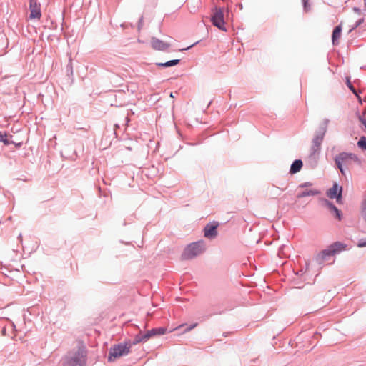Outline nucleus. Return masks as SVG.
I'll return each instance as SVG.
<instances>
[{
	"label": "nucleus",
	"instance_id": "7c9ffc66",
	"mask_svg": "<svg viewBox=\"0 0 366 366\" xmlns=\"http://www.w3.org/2000/svg\"><path fill=\"white\" fill-rule=\"evenodd\" d=\"M358 119L360 120V122L365 126V127H366V119L363 117V116H361V115H358Z\"/></svg>",
	"mask_w": 366,
	"mask_h": 366
},
{
	"label": "nucleus",
	"instance_id": "58836bf2",
	"mask_svg": "<svg viewBox=\"0 0 366 366\" xmlns=\"http://www.w3.org/2000/svg\"><path fill=\"white\" fill-rule=\"evenodd\" d=\"M356 97H357L359 102H360V104H362V99H361V97L359 96V94H357V96H356Z\"/></svg>",
	"mask_w": 366,
	"mask_h": 366
},
{
	"label": "nucleus",
	"instance_id": "72a5a7b5",
	"mask_svg": "<svg viewBox=\"0 0 366 366\" xmlns=\"http://www.w3.org/2000/svg\"><path fill=\"white\" fill-rule=\"evenodd\" d=\"M352 10H353L354 12H355V13H357L358 14H360V13H361V10H360V9L359 7L354 6L352 8Z\"/></svg>",
	"mask_w": 366,
	"mask_h": 366
},
{
	"label": "nucleus",
	"instance_id": "a19ab883",
	"mask_svg": "<svg viewBox=\"0 0 366 366\" xmlns=\"http://www.w3.org/2000/svg\"><path fill=\"white\" fill-rule=\"evenodd\" d=\"M364 5H365V9L366 10V0H364Z\"/></svg>",
	"mask_w": 366,
	"mask_h": 366
},
{
	"label": "nucleus",
	"instance_id": "dca6fc26",
	"mask_svg": "<svg viewBox=\"0 0 366 366\" xmlns=\"http://www.w3.org/2000/svg\"><path fill=\"white\" fill-rule=\"evenodd\" d=\"M318 160H319V155L310 154L306 160V165L310 169H313L317 166Z\"/></svg>",
	"mask_w": 366,
	"mask_h": 366
},
{
	"label": "nucleus",
	"instance_id": "f03ea898",
	"mask_svg": "<svg viewBox=\"0 0 366 366\" xmlns=\"http://www.w3.org/2000/svg\"><path fill=\"white\" fill-rule=\"evenodd\" d=\"M347 249V245L343 242L337 241L329 245L326 249L321 251L316 257L318 264H323L330 257L338 254Z\"/></svg>",
	"mask_w": 366,
	"mask_h": 366
},
{
	"label": "nucleus",
	"instance_id": "f257e3e1",
	"mask_svg": "<svg viewBox=\"0 0 366 366\" xmlns=\"http://www.w3.org/2000/svg\"><path fill=\"white\" fill-rule=\"evenodd\" d=\"M87 362V350L85 347H79L76 351L65 356L63 366H86Z\"/></svg>",
	"mask_w": 366,
	"mask_h": 366
},
{
	"label": "nucleus",
	"instance_id": "5701e85b",
	"mask_svg": "<svg viewBox=\"0 0 366 366\" xmlns=\"http://www.w3.org/2000/svg\"><path fill=\"white\" fill-rule=\"evenodd\" d=\"M357 147L362 150H366V137L362 136L357 142Z\"/></svg>",
	"mask_w": 366,
	"mask_h": 366
},
{
	"label": "nucleus",
	"instance_id": "79ce46f5",
	"mask_svg": "<svg viewBox=\"0 0 366 366\" xmlns=\"http://www.w3.org/2000/svg\"><path fill=\"white\" fill-rule=\"evenodd\" d=\"M5 332H6V328H4V330H3V334H5Z\"/></svg>",
	"mask_w": 366,
	"mask_h": 366
},
{
	"label": "nucleus",
	"instance_id": "c756f323",
	"mask_svg": "<svg viewBox=\"0 0 366 366\" xmlns=\"http://www.w3.org/2000/svg\"><path fill=\"white\" fill-rule=\"evenodd\" d=\"M143 20H144V17H143V16H141V17L139 18V19L138 21V25H137V28H138L139 31L141 30V29L142 27Z\"/></svg>",
	"mask_w": 366,
	"mask_h": 366
},
{
	"label": "nucleus",
	"instance_id": "37998d69",
	"mask_svg": "<svg viewBox=\"0 0 366 366\" xmlns=\"http://www.w3.org/2000/svg\"><path fill=\"white\" fill-rule=\"evenodd\" d=\"M114 127H119V125L117 124H114Z\"/></svg>",
	"mask_w": 366,
	"mask_h": 366
},
{
	"label": "nucleus",
	"instance_id": "393cba45",
	"mask_svg": "<svg viewBox=\"0 0 366 366\" xmlns=\"http://www.w3.org/2000/svg\"><path fill=\"white\" fill-rule=\"evenodd\" d=\"M347 87L350 89V90L355 95V96H357V93L358 92L357 91V89L354 87V86L352 85V84L351 83V81L347 79Z\"/></svg>",
	"mask_w": 366,
	"mask_h": 366
},
{
	"label": "nucleus",
	"instance_id": "6e6552de",
	"mask_svg": "<svg viewBox=\"0 0 366 366\" xmlns=\"http://www.w3.org/2000/svg\"><path fill=\"white\" fill-rule=\"evenodd\" d=\"M322 205L327 207L331 215L337 220L341 221L343 217L342 212L332 202L327 199H322Z\"/></svg>",
	"mask_w": 366,
	"mask_h": 366
},
{
	"label": "nucleus",
	"instance_id": "f3484780",
	"mask_svg": "<svg viewBox=\"0 0 366 366\" xmlns=\"http://www.w3.org/2000/svg\"><path fill=\"white\" fill-rule=\"evenodd\" d=\"M303 166V162L301 159H295L293 161L290 166V174H295L299 172Z\"/></svg>",
	"mask_w": 366,
	"mask_h": 366
},
{
	"label": "nucleus",
	"instance_id": "bb28decb",
	"mask_svg": "<svg viewBox=\"0 0 366 366\" xmlns=\"http://www.w3.org/2000/svg\"><path fill=\"white\" fill-rule=\"evenodd\" d=\"M338 163H340V162ZM336 167L338 168V169L340 170L341 174L344 177H346V172H345V168L343 165L340 164H335Z\"/></svg>",
	"mask_w": 366,
	"mask_h": 366
},
{
	"label": "nucleus",
	"instance_id": "7ed1b4c3",
	"mask_svg": "<svg viewBox=\"0 0 366 366\" xmlns=\"http://www.w3.org/2000/svg\"><path fill=\"white\" fill-rule=\"evenodd\" d=\"M205 243L203 240L192 242L184 249L181 259L183 261L192 259L204 252Z\"/></svg>",
	"mask_w": 366,
	"mask_h": 366
},
{
	"label": "nucleus",
	"instance_id": "0eeeda50",
	"mask_svg": "<svg viewBox=\"0 0 366 366\" xmlns=\"http://www.w3.org/2000/svg\"><path fill=\"white\" fill-rule=\"evenodd\" d=\"M330 122L328 119H325L320 124L318 130L315 132V136L312 139V143L321 145L324 139V137L327 132V126Z\"/></svg>",
	"mask_w": 366,
	"mask_h": 366
},
{
	"label": "nucleus",
	"instance_id": "1a4fd4ad",
	"mask_svg": "<svg viewBox=\"0 0 366 366\" xmlns=\"http://www.w3.org/2000/svg\"><path fill=\"white\" fill-rule=\"evenodd\" d=\"M219 224L218 222L213 221L205 225L203 229L204 237L209 239H213L218 235L217 229Z\"/></svg>",
	"mask_w": 366,
	"mask_h": 366
},
{
	"label": "nucleus",
	"instance_id": "4be33fe9",
	"mask_svg": "<svg viewBox=\"0 0 366 366\" xmlns=\"http://www.w3.org/2000/svg\"><path fill=\"white\" fill-rule=\"evenodd\" d=\"M320 150H321V145L312 143V147L310 148V154L320 155Z\"/></svg>",
	"mask_w": 366,
	"mask_h": 366
},
{
	"label": "nucleus",
	"instance_id": "6ab92c4d",
	"mask_svg": "<svg viewBox=\"0 0 366 366\" xmlns=\"http://www.w3.org/2000/svg\"><path fill=\"white\" fill-rule=\"evenodd\" d=\"M180 61H181L180 59H172V60L166 61L164 63L157 62L155 64L158 67L167 68V67H171V66H174L179 64Z\"/></svg>",
	"mask_w": 366,
	"mask_h": 366
},
{
	"label": "nucleus",
	"instance_id": "c03bdc74",
	"mask_svg": "<svg viewBox=\"0 0 366 366\" xmlns=\"http://www.w3.org/2000/svg\"><path fill=\"white\" fill-rule=\"evenodd\" d=\"M170 96H171L172 97H174V94H172V92L171 93Z\"/></svg>",
	"mask_w": 366,
	"mask_h": 366
},
{
	"label": "nucleus",
	"instance_id": "423d86ee",
	"mask_svg": "<svg viewBox=\"0 0 366 366\" xmlns=\"http://www.w3.org/2000/svg\"><path fill=\"white\" fill-rule=\"evenodd\" d=\"M335 164H338L339 162L340 164L345 165L348 167L352 162L356 163L357 165L361 164V160L358 156L354 153L342 152L337 154L334 159Z\"/></svg>",
	"mask_w": 366,
	"mask_h": 366
},
{
	"label": "nucleus",
	"instance_id": "ea45409f",
	"mask_svg": "<svg viewBox=\"0 0 366 366\" xmlns=\"http://www.w3.org/2000/svg\"><path fill=\"white\" fill-rule=\"evenodd\" d=\"M18 239H19L20 241H21V240H22V235H21V234H20L19 235Z\"/></svg>",
	"mask_w": 366,
	"mask_h": 366
},
{
	"label": "nucleus",
	"instance_id": "2f4dec72",
	"mask_svg": "<svg viewBox=\"0 0 366 366\" xmlns=\"http://www.w3.org/2000/svg\"><path fill=\"white\" fill-rule=\"evenodd\" d=\"M197 323H194L192 325H191L190 326H189L188 327H187L184 331L185 332H189L190 330H192V329H194L195 327H197Z\"/></svg>",
	"mask_w": 366,
	"mask_h": 366
},
{
	"label": "nucleus",
	"instance_id": "a18cd8bd",
	"mask_svg": "<svg viewBox=\"0 0 366 366\" xmlns=\"http://www.w3.org/2000/svg\"><path fill=\"white\" fill-rule=\"evenodd\" d=\"M252 361L254 362V363H256V360H252Z\"/></svg>",
	"mask_w": 366,
	"mask_h": 366
},
{
	"label": "nucleus",
	"instance_id": "4468645a",
	"mask_svg": "<svg viewBox=\"0 0 366 366\" xmlns=\"http://www.w3.org/2000/svg\"><path fill=\"white\" fill-rule=\"evenodd\" d=\"M342 30L341 24L337 25L334 28L332 34V43L334 46L339 44V39L341 36Z\"/></svg>",
	"mask_w": 366,
	"mask_h": 366
},
{
	"label": "nucleus",
	"instance_id": "cd10ccee",
	"mask_svg": "<svg viewBox=\"0 0 366 366\" xmlns=\"http://www.w3.org/2000/svg\"><path fill=\"white\" fill-rule=\"evenodd\" d=\"M357 246L360 248L366 247V238L360 239L357 244Z\"/></svg>",
	"mask_w": 366,
	"mask_h": 366
},
{
	"label": "nucleus",
	"instance_id": "39448f33",
	"mask_svg": "<svg viewBox=\"0 0 366 366\" xmlns=\"http://www.w3.org/2000/svg\"><path fill=\"white\" fill-rule=\"evenodd\" d=\"M211 11L212 15L210 21L212 25L221 31H227L224 21V8L215 6L212 9Z\"/></svg>",
	"mask_w": 366,
	"mask_h": 366
},
{
	"label": "nucleus",
	"instance_id": "b1692460",
	"mask_svg": "<svg viewBox=\"0 0 366 366\" xmlns=\"http://www.w3.org/2000/svg\"><path fill=\"white\" fill-rule=\"evenodd\" d=\"M365 19L364 18H361L360 19H358L355 24L354 25L350 28L349 32H352L353 30H355V29H357L358 26H360L363 22H364Z\"/></svg>",
	"mask_w": 366,
	"mask_h": 366
},
{
	"label": "nucleus",
	"instance_id": "473e14b6",
	"mask_svg": "<svg viewBox=\"0 0 366 366\" xmlns=\"http://www.w3.org/2000/svg\"><path fill=\"white\" fill-rule=\"evenodd\" d=\"M199 43V41L194 42V44H192V45L187 46V48H184V49H181V51H187V50H189L191 48H192L193 46H194L195 45H197V44Z\"/></svg>",
	"mask_w": 366,
	"mask_h": 366
},
{
	"label": "nucleus",
	"instance_id": "20e7f679",
	"mask_svg": "<svg viewBox=\"0 0 366 366\" xmlns=\"http://www.w3.org/2000/svg\"><path fill=\"white\" fill-rule=\"evenodd\" d=\"M130 352L129 344L126 341L114 345L109 350L108 362H114L117 358L128 355Z\"/></svg>",
	"mask_w": 366,
	"mask_h": 366
},
{
	"label": "nucleus",
	"instance_id": "412c9836",
	"mask_svg": "<svg viewBox=\"0 0 366 366\" xmlns=\"http://www.w3.org/2000/svg\"><path fill=\"white\" fill-rule=\"evenodd\" d=\"M66 73L69 77L73 76V64L71 56L69 58V62L66 66Z\"/></svg>",
	"mask_w": 366,
	"mask_h": 366
},
{
	"label": "nucleus",
	"instance_id": "f8f14e48",
	"mask_svg": "<svg viewBox=\"0 0 366 366\" xmlns=\"http://www.w3.org/2000/svg\"><path fill=\"white\" fill-rule=\"evenodd\" d=\"M151 44L154 49L158 51H166L170 46L169 44L164 42L156 37H152L151 39Z\"/></svg>",
	"mask_w": 366,
	"mask_h": 366
},
{
	"label": "nucleus",
	"instance_id": "c9c22d12",
	"mask_svg": "<svg viewBox=\"0 0 366 366\" xmlns=\"http://www.w3.org/2000/svg\"><path fill=\"white\" fill-rule=\"evenodd\" d=\"M295 287H296L297 288H301V287H302V285H300V283H298V282H295Z\"/></svg>",
	"mask_w": 366,
	"mask_h": 366
},
{
	"label": "nucleus",
	"instance_id": "e433bc0d",
	"mask_svg": "<svg viewBox=\"0 0 366 366\" xmlns=\"http://www.w3.org/2000/svg\"><path fill=\"white\" fill-rule=\"evenodd\" d=\"M124 120H125V124L127 125L128 122H129V117H125Z\"/></svg>",
	"mask_w": 366,
	"mask_h": 366
},
{
	"label": "nucleus",
	"instance_id": "c85d7f7f",
	"mask_svg": "<svg viewBox=\"0 0 366 366\" xmlns=\"http://www.w3.org/2000/svg\"><path fill=\"white\" fill-rule=\"evenodd\" d=\"M312 186V183L310 182H303L302 184H300L299 186H298V188H306V187H311Z\"/></svg>",
	"mask_w": 366,
	"mask_h": 366
},
{
	"label": "nucleus",
	"instance_id": "aec40b11",
	"mask_svg": "<svg viewBox=\"0 0 366 366\" xmlns=\"http://www.w3.org/2000/svg\"><path fill=\"white\" fill-rule=\"evenodd\" d=\"M0 142H3L4 144L6 146L14 144V142H13L8 137L7 133L6 132L1 131H0Z\"/></svg>",
	"mask_w": 366,
	"mask_h": 366
},
{
	"label": "nucleus",
	"instance_id": "a878e982",
	"mask_svg": "<svg viewBox=\"0 0 366 366\" xmlns=\"http://www.w3.org/2000/svg\"><path fill=\"white\" fill-rule=\"evenodd\" d=\"M302 6L304 11L308 12L311 9L310 4H309V0H302Z\"/></svg>",
	"mask_w": 366,
	"mask_h": 366
},
{
	"label": "nucleus",
	"instance_id": "ddd939ff",
	"mask_svg": "<svg viewBox=\"0 0 366 366\" xmlns=\"http://www.w3.org/2000/svg\"><path fill=\"white\" fill-rule=\"evenodd\" d=\"M166 332L167 328L164 327L152 328V330H148L146 333H144V338H147V340H148L153 336L162 335L165 334Z\"/></svg>",
	"mask_w": 366,
	"mask_h": 366
},
{
	"label": "nucleus",
	"instance_id": "9b49d317",
	"mask_svg": "<svg viewBox=\"0 0 366 366\" xmlns=\"http://www.w3.org/2000/svg\"><path fill=\"white\" fill-rule=\"evenodd\" d=\"M30 19L39 20L41 17V4L36 0H29Z\"/></svg>",
	"mask_w": 366,
	"mask_h": 366
},
{
	"label": "nucleus",
	"instance_id": "2eb2a0df",
	"mask_svg": "<svg viewBox=\"0 0 366 366\" xmlns=\"http://www.w3.org/2000/svg\"><path fill=\"white\" fill-rule=\"evenodd\" d=\"M147 341V338H144V334H142V332H140L135 335L134 338L132 340H127L126 342L127 344H129V348L131 349L132 345H135L140 342H145Z\"/></svg>",
	"mask_w": 366,
	"mask_h": 366
},
{
	"label": "nucleus",
	"instance_id": "9d476101",
	"mask_svg": "<svg viewBox=\"0 0 366 366\" xmlns=\"http://www.w3.org/2000/svg\"><path fill=\"white\" fill-rule=\"evenodd\" d=\"M343 188L337 183H334L332 187L327 192V195L330 199H335L337 203H342Z\"/></svg>",
	"mask_w": 366,
	"mask_h": 366
},
{
	"label": "nucleus",
	"instance_id": "a211bd4d",
	"mask_svg": "<svg viewBox=\"0 0 366 366\" xmlns=\"http://www.w3.org/2000/svg\"><path fill=\"white\" fill-rule=\"evenodd\" d=\"M320 192L317 189H305L301 192L297 193V198L302 199L306 197L310 196H316L318 195Z\"/></svg>",
	"mask_w": 366,
	"mask_h": 366
},
{
	"label": "nucleus",
	"instance_id": "f704fd0d",
	"mask_svg": "<svg viewBox=\"0 0 366 366\" xmlns=\"http://www.w3.org/2000/svg\"><path fill=\"white\" fill-rule=\"evenodd\" d=\"M16 148H20L22 146V142L15 143L14 144Z\"/></svg>",
	"mask_w": 366,
	"mask_h": 366
},
{
	"label": "nucleus",
	"instance_id": "4c0bfd02",
	"mask_svg": "<svg viewBox=\"0 0 366 366\" xmlns=\"http://www.w3.org/2000/svg\"><path fill=\"white\" fill-rule=\"evenodd\" d=\"M303 274V270L302 269H300V271H298L296 274L297 275H302Z\"/></svg>",
	"mask_w": 366,
	"mask_h": 366
}]
</instances>
